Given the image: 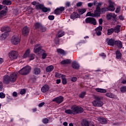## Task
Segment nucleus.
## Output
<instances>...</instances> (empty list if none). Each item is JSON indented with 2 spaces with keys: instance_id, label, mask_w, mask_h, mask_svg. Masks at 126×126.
<instances>
[{
  "instance_id": "obj_1",
  "label": "nucleus",
  "mask_w": 126,
  "mask_h": 126,
  "mask_svg": "<svg viewBox=\"0 0 126 126\" xmlns=\"http://www.w3.org/2000/svg\"><path fill=\"white\" fill-rule=\"evenodd\" d=\"M109 5L107 7H104L100 8V13L98 14H96V13H94V16H100L101 13L102 14H104L107 11H115V2H113L112 0H108Z\"/></svg>"
},
{
  "instance_id": "obj_2",
  "label": "nucleus",
  "mask_w": 126,
  "mask_h": 126,
  "mask_svg": "<svg viewBox=\"0 0 126 126\" xmlns=\"http://www.w3.org/2000/svg\"><path fill=\"white\" fill-rule=\"evenodd\" d=\"M17 79V73L14 72L10 75V76L4 75L3 77V82L4 84H9L10 82L14 83L16 81Z\"/></svg>"
},
{
  "instance_id": "obj_3",
  "label": "nucleus",
  "mask_w": 126,
  "mask_h": 126,
  "mask_svg": "<svg viewBox=\"0 0 126 126\" xmlns=\"http://www.w3.org/2000/svg\"><path fill=\"white\" fill-rule=\"evenodd\" d=\"M1 32H4L5 31L4 33H2L0 35V40L2 41L4 40V39H5L7 36H8V33L10 32V28H9V27H3L1 28Z\"/></svg>"
},
{
  "instance_id": "obj_4",
  "label": "nucleus",
  "mask_w": 126,
  "mask_h": 126,
  "mask_svg": "<svg viewBox=\"0 0 126 126\" xmlns=\"http://www.w3.org/2000/svg\"><path fill=\"white\" fill-rule=\"evenodd\" d=\"M94 107H102L104 105L103 102V97L95 96L94 100L92 102Z\"/></svg>"
},
{
  "instance_id": "obj_5",
  "label": "nucleus",
  "mask_w": 126,
  "mask_h": 126,
  "mask_svg": "<svg viewBox=\"0 0 126 126\" xmlns=\"http://www.w3.org/2000/svg\"><path fill=\"white\" fill-rule=\"evenodd\" d=\"M31 71V66L26 65L19 71V73L21 75H27Z\"/></svg>"
},
{
  "instance_id": "obj_6",
  "label": "nucleus",
  "mask_w": 126,
  "mask_h": 126,
  "mask_svg": "<svg viewBox=\"0 0 126 126\" xmlns=\"http://www.w3.org/2000/svg\"><path fill=\"white\" fill-rule=\"evenodd\" d=\"M73 110L74 112V115H77V114H81L84 112V109L81 106L77 105L72 106Z\"/></svg>"
},
{
  "instance_id": "obj_7",
  "label": "nucleus",
  "mask_w": 126,
  "mask_h": 126,
  "mask_svg": "<svg viewBox=\"0 0 126 126\" xmlns=\"http://www.w3.org/2000/svg\"><path fill=\"white\" fill-rule=\"evenodd\" d=\"M26 58H30V61H33L35 59V55L32 54H30V49L27 50L23 56V59H26Z\"/></svg>"
},
{
  "instance_id": "obj_8",
  "label": "nucleus",
  "mask_w": 126,
  "mask_h": 126,
  "mask_svg": "<svg viewBox=\"0 0 126 126\" xmlns=\"http://www.w3.org/2000/svg\"><path fill=\"white\" fill-rule=\"evenodd\" d=\"M64 9H65V8L63 6L57 7L54 10V14H56V15H63V13H64Z\"/></svg>"
},
{
  "instance_id": "obj_9",
  "label": "nucleus",
  "mask_w": 126,
  "mask_h": 126,
  "mask_svg": "<svg viewBox=\"0 0 126 126\" xmlns=\"http://www.w3.org/2000/svg\"><path fill=\"white\" fill-rule=\"evenodd\" d=\"M43 48L42 46H41L39 44H35L34 46L33 52L35 54H38L39 53H45L46 51L42 49Z\"/></svg>"
},
{
  "instance_id": "obj_10",
  "label": "nucleus",
  "mask_w": 126,
  "mask_h": 126,
  "mask_svg": "<svg viewBox=\"0 0 126 126\" xmlns=\"http://www.w3.org/2000/svg\"><path fill=\"white\" fill-rule=\"evenodd\" d=\"M85 22L87 24H93V25H96L97 22L96 19L92 17H88L85 19Z\"/></svg>"
},
{
  "instance_id": "obj_11",
  "label": "nucleus",
  "mask_w": 126,
  "mask_h": 126,
  "mask_svg": "<svg viewBox=\"0 0 126 126\" xmlns=\"http://www.w3.org/2000/svg\"><path fill=\"white\" fill-rule=\"evenodd\" d=\"M9 58L11 60H15L18 58V52L15 51H12L9 53Z\"/></svg>"
},
{
  "instance_id": "obj_12",
  "label": "nucleus",
  "mask_w": 126,
  "mask_h": 126,
  "mask_svg": "<svg viewBox=\"0 0 126 126\" xmlns=\"http://www.w3.org/2000/svg\"><path fill=\"white\" fill-rule=\"evenodd\" d=\"M11 42L14 45H18L20 42V37L18 36H13L11 39Z\"/></svg>"
},
{
  "instance_id": "obj_13",
  "label": "nucleus",
  "mask_w": 126,
  "mask_h": 126,
  "mask_svg": "<svg viewBox=\"0 0 126 126\" xmlns=\"http://www.w3.org/2000/svg\"><path fill=\"white\" fill-rule=\"evenodd\" d=\"M64 97L63 96H60L54 98L52 100V102H56L57 104H62L63 102Z\"/></svg>"
},
{
  "instance_id": "obj_14",
  "label": "nucleus",
  "mask_w": 126,
  "mask_h": 126,
  "mask_svg": "<svg viewBox=\"0 0 126 126\" xmlns=\"http://www.w3.org/2000/svg\"><path fill=\"white\" fill-rule=\"evenodd\" d=\"M30 29L27 26H25L22 29V34L23 36H28Z\"/></svg>"
},
{
  "instance_id": "obj_15",
  "label": "nucleus",
  "mask_w": 126,
  "mask_h": 126,
  "mask_svg": "<svg viewBox=\"0 0 126 126\" xmlns=\"http://www.w3.org/2000/svg\"><path fill=\"white\" fill-rule=\"evenodd\" d=\"M106 41L108 46H112V47H114V46L115 45V43L116 42V40H115V39L113 38H106Z\"/></svg>"
},
{
  "instance_id": "obj_16",
  "label": "nucleus",
  "mask_w": 126,
  "mask_h": 126,
  "mask_svg": "<svg viewBox=\"0 0 126 126\" xmlns=\"http://www.w3.org/2000/svg\"><path fill=\"white\" fill-rule=\"evenodd\" d=\"M49 90H50V86L48 84L44 85L41 88V91L42 93H46V92H48Z\"/></svg>"
},
{
  "instance_id": "obj_17",
  "label": "nucleus",
  "mask_w": 126,
  "mask_h": 126,
  "mask_svg": "<svg viewBox=\"0 0 126 126\" xmlns=\"http://www.w3.org/2000/svg\"><path fill=\"white\" fill-rule=\"evenodd\" d=\"M102 3H103L102 2H99L97 3V5L95 7V10H94V13H95L96 14H99L100 13V10L101 9L100 6H102Z\"/></svg>"
},
{
  "instance_id": "obj_18",
  "label": "nucleus",
  "mask_w": 126,
  "mask_h": 126,
  "mask_svg": "<svg viewBox=\"0 0 126 126\" xmlns=\"http://www.w3.org/2000/svg\"><path fill=\"white\" fill-rule=\"evenodd\" d=\"M60 63L61 64H62V65H64V64H70V63H71V59L63 60L60 62Z\"/></svg>"
},
{
  "instance_id": "obj_19",
  "label": "nucleus",
  "mask_w": 126,
  "mask_h": 126,
  "mask_svg": "<svg viewBox=\"0 0 126 126\" xmlns=\"http://www.w3.org/2000/svg\"><path fill=\"white\" fill-rule=\"evenodd\" d=\"M72 67L74 68V69H79V67L80 66L79 64L76 62V61H74L72 63Z\"/></svg>"
},
{
  "instance_id": "obj_20",
  "label": "nucleus",
  "mask_w": 126,
  "mask_h": 126,
  "mask_svg": "<svg viewBox=\"0 0 126 126\" xmlns=\"http://www.w3.org/2000/svg\"><path fill=\"white\" fill-rule=\"evenodd\" d=\"M122 57H123V54H122L121 51L117 50L116 52V59L117 60H122Z\"/></svg>"
},
{
  "instance_id": "obj_21",
  "label": "nucleus",
  "mask_w": 126,
  "mask_h": 126,
  "mask_svg": "<svg viewBox=\"0 0 126 126\" xmlns=\"http://www.w3.org/2000/svg\"><path fill=\"white\" fill-rule=\"evenodd\" d=\"M40 72L41 69L40 68L36 67L33 68V74H35V75H38V74H40Z\"/></svg>"
},
{
  "instance_id": "obj_22",
  "label": "nucleus",
  "mask_w": 126,
  "mask_h": 126,
  "mask_svg": "<svg viewBox=\"0 0 126 126\" xmlns=\"http://www.w3.org/2000/svg\"><path fill=\"white\" fill-rule=\"evenodd\" d=\"M98 121L102 125H105L108 123V121L103 117H100L98 118Z\"/></svg>"
},
{
  "instance_id": "obj_23",
  "label": "nucleus",
  "mask_w": 126,
  "mask_h": 126,
  "mask_svg": "<svg viewBox=\"0 0 126 126\" xmlns=\"http://www.w3.org/2000/svg\"><path fill=\"white\" fill-rule=\"evenodd\" d=\"M73 107H71V109H66L65 110L64 113L67 114V115H74V113L73 111V109L72 108Z\"/></svg>"
},
{
  "instance_id": "obj_24",
  "label": "nucleus",
  "mask_w": 126,
  "mask_h": 126,
  "mask_svg": "<svg viewBox=\"0 0 126 126\" xmlns=\"http://www.w3.org/2000/svg\"><path fill=\"white\" fill-rule=\"evenodd\" d=\"M1 3L4 5H11L12 2L10 0H2Z\"/></svg>"
},
{
  "instance_id": "obj_25",
  "label": "nucleus",
  "mask_w": 126,
  "mask_h": 126,
  "mask_svg": "<svg viewBox=\"0 0 126 126\" xmlns=\"http://www.w3.org/2000/svg\"><path fill=\"white\" fill-rule=\"evenodd\" d=\"M108 20H111L113 23H115L117 21L116 16H107Z\"/></svg>"
},
{
  "instance_id": "obj_26",
  "label": "nucleus",
  "mask_w": 126,
  "mask_h": 126,
  "mask_svg": "<svg viewBox=\"0 0 126 126\" xmlns=\"http://www.w3.org/2000/svg\"><path fill=\"white\" fill-rule=\"evenodd\" d=\"M115 45H117L119 49H122L123 48V43H122V41L120 40H115Z\"/></svg>"
},
{
  "instance_id": "obj_27",
  "label": "nucleus",
  "mask_w": 126,
  "mask_h": 126,
  "mask_svg": "<svg viewBox=\"0 0 126 126\" xmlns=\"http://www.w3.org/2000/svg\"><path fill=\"white\" fill-rule=\"evenodd\" d=\"M96 92H98V93H106L107 90L101 88H96L95 89Z\"/></svg>"
},
{
  "instance_id": "obj_28",
  "label": "nucleus",
  "mask_w": 126,
  "mask_h": 126,
  "mask_svg": "<svg viewBox=\"0 0 126 126\" xmlns=\"http://www.w3.org/2000/svg\"><path fill=\"white\" fill-rule=\"evenodd\" d=\"M57 52L58 54H59L60 55H62L63 56H64V55H66V53H65V51L63 50V49H62L61 48L57 49Z\"/></svg>"
},
{
  "instance_id": "obj_29",
  "label": "nucleus",
  "mask_w": 126,
  "mask_h": 126,
  "mask_svg": "<svg viewBox=\"0 0 126 126\" xmlns=\"http://www.w3.org/2000/svg\"><path fill=\"white\" fill-rule=\"evenodd\" d=\"M81 125L82 126H89V121H88V120L83 119L81 122Z\"/></svg>"
},
{
  "instance_id": "obj_30",
  "label": "nucleus",
  "mask_w": 126,
  "mask_h": 126,
  "mask_svg": "<svg viewBox=\"0 0 126 126\" xmlns=\"http://www.w3.org/2000/svg\"><path fill=\"white\" fill-rule=\"evenodd\" d=\"M45 70L46 72H52L54 70V66L53 65H50L46 67Z\"/></svg>"
},
{
  "instance_id": "obj_31",
  "label": "nucleus",
  "mask_w": 126,
  "mask_h": 126,
  "mask_svg": "<svg viewBox=\"0 0 126 126\" xmlns=\"http://www.w3.org/2000/svg\"><path fill=\"white\" fill-rule=\"evenodd\" d=\"M42 25L41 23L37 22L34 24V27L35 29H40L41 27H42Z\"/></svg>"
},
{
  "instance_id": "obj_32",
  "label": "nucleus",
  "mask_w": 126,
  "mask_h": 126,
  "mask_svg": "<svg viewBox=\"0 0 126 126\" xmlns=\"http://www.w3.org/2000/svg\"><path fill=\"white\" fill-rule=\"evenodd\" d=\"M64 76H65V75L63 74L60 73H55V77H57V78H62L64 77Z\"/></svg>"
},
{
  "instance_id": "obj_33",
  "label": "nucleus",
  "mask_w": 126,
  "mask_h": 126,
  "mask_svg": "<svg viewBox=\"0 0 126 126\" xmlns=\"http://www.w3.org/2000/svg\"><path fill=\"white\" fill-rule=\"evenodd\" d=\"M120 29H121V26L120 25H117V26H116L114 29V32L115 33H119L120 32Z\"/></svg>"
},
{
  "instance_id": "obj_34",
  "label": "nucleus",
  "mask_w": 126,
  "mask_h": 126,
  "mask_svg": "<svg viewBox=\"0 0 126 126\" xmlns=\"http://www.w3.org/2000/svg\"><path fill=\"white\" fill-rule=\"evenodd\" d=\"M58 36L57 38H61V37L64 36V32H62L61 31H60L58 33Z\"/></svg>"
},
{
  "instance_id": "obj_35",
  "label": "nucleus",
  "mask_w": 126,
  "mask_h": 126,
  "mask_svg": "<svg viewBox=\"0 0 126 126\" xmlns=\"http://www.w3.org/2000/svg\"><path fill=\"white\" fill-rule=\"evenodd\" d=\"M114 32V28H111L110 29H108L107 30V35H112L113 33Z\"/></svg>"
},
{
  "instance_id": "obj_36",
  "label": "nucleus",
  "mask_w": 126,
  "mask_h": 126,
  "mask_svg": "<svg viewBox=\"0 0 126 126\" xmlns=\"http://www.w3.org/2000/svg\"><path fill=\"white\" fill-rule=\"evenodd\" d=\"M35 7L36 9H41L42 10L43 8H44V5L42 4L36 5Z\"/></svg>"
},
{
  "instance_id": "obj_37",
  "label": "nucleus",
  "mask_w": 126,
  "mask_h": 126,
  "mask_svg": "<svg viewBox=\"0 0 126 126\" xmlns=\"http://www.w3.org/2000/svg\"><path fill=\"white\" fill-rule=\"evenodd\" d=\"M120 91L122 93H126V86L122 87L120 88Z\"/></svg>"
},
{
  "instance_id": "obj_38",
  "label": "nucleus",
  "mask_w": 126,
  "mask_h": 126,
  "mask_svg": "<svg viewBox=\"0 0 126 126\" xmlns=\"http://www.w3.org/2000/svg\"><path fill=\"white\" fill-rule=\"evenodd\" d=\"M42 11H43V12H48L49 11H51V8L43 7V8H42Z\"/></svg>"
},
{
  "instance_id": "obj_39",
  "label": "nucleus",
  "mask_w": 126,
  "mask_h": 126,
  "mask_svg": "<svg viewBox=\"0 0 126 126\" xmlns=\"http://www.w3.org/2000/svg\"><path fill=\"white\" fill-rule=\"evenodd\" d=\"M62 83L63 85H65L67 83V81H66V78H65V76L62 78Z\"/></svg>"
},
{
  "instance_id": "obj_40",
  "label": "nucleus",
  "mask_w": 126,
  "mask_h": 126,
  "mask_svg": "<svg viewBox=\"0 0 126 126\" xmlns=\"http://www.w3.org/2000/svg\"><path fill=\"white\" fill-rule=\"evenodd\" d=\"M86 12V9H81L79 10V14L81 15L83 14V13H85Z\"/></svg>"
},
{
  "instance_id": "obj_41",
  "label": "nucleus",
  "mask_w": 126,
  "mask_h": 126,
  "mask_svg": "<svg viewBox=\"0 0 126 126\" xmlns=\"http://www.w3.org/2000/svg\"><path fill=\"white\" fill-rule=\"evenodd\" d=\"M6 13H7V12L6 10H2L0 11V16H2L3 15L4 16L6 15Z\"/></svg>"
},
{
  "instance_id": "obj_42",
  "label": "nucleus",
  "mask_w": 126,
  "mask_h": 126,
  "mask_svg": "<svg viewBox=\"0 0 126 126\" xmlns=\"http://www.w3.org/2000/svg\"><path fill=\"white\" fill-rule=\"evenodd\" d=\"M86 95V92H83L79 94L80 98H84Z\"/></svg>"
},
{
  "instance_id": "obj_43",
  "label": "nucleus",
  "mask_w": 126,
  "mask_h": 126,
  "mask_svg": "<svg viewBox=\"0 0 126 126\" xmlns=\"http://www.w3.org/2000/svg\"><path fill=\"white\" fill-rule=\"evenodd\" d=\"M105 96H106V97H108L109 98H114V94L112 93H106L105 94Z\"/></svg>"
},
{
  "instance_id": "obj_44",
  "label": "nucleus",
  "mask_w": 126,
  "mask_h": 126,
  "mask_svg": "<svg viewBox=\"0 0 126 126\" xmlns=\"http://www.w3.org/2000/svg\"><path fill=\"white\" fill-rule=\"evenodd\" d=\"M95 15V12H94V13H91V12H88L86 16H94Z\"/></svg>"
},
{
  "instance_id": "obj_45",
  "label": "nucleus",
  "mask_w": 126,
  "mask_h": 126,
  "mask_svg": "<svg viewBox=\"0 0 126 126\" xmlns=\"http://www.w3.org/2000/svg\"><path fill=\"white\" fill-rule=\"evenodd\" d=\"M40 29L41 32H45V31H47V28L43 26V25L41 26Z\"/></svg>"
},
{
  "instance_id": "obj_46",
  "label": "nucleus",
  "mask_w": 126,
  "mask_h": 126,
  "mask_svg": "<svg viewBox=\"0 0 126 126\" xmlns=\"http://www.w3.org/2000/svg\"><path fill=\"white\" fill-rule=\"evenodd\" d=\"M94 31L95 32L97 36H101V35H102V32H101V31L94 30Z\"/></svg>"
},
{
  "instance_id": "obj_47",
  "label": "nucleus",
  "mask_w": 126,
  "mask_h": 126,
  "mask_svg": "<svg viewBox=\"0 0 126 126\" xmlns=\"http://www.w3.org/2000/svg\"><path fill=\"white\" fill-rule=\"evenodd\" d=\"M42 123L45 124H47L49 123V119L47 118H44L42 120Z\"/></svg>"
},
{
  "instance_id": "obj_48",
  "label": "nucleus",
  "mask_w": 126,
  "mask_h": 126,
  "mask_svg": "<svg viewBox=\"0 0 126 126\" xmlns=\"http://www.w3.org/2000/svg\"><path fill=\"white\" fill-rule=\"evenodd\" d=\"M0 98L1 99H3V98H5V94L3 92L0 93Z\"/></svg>"
},
{
  "instance_id": "obj_49",
  "label": "nucleus",
  "mask_w": 126,
  "mask_h": 126,
  "mask_svg": "<svg viewBox=\"0 0 126 126\" xmlns=\"http://www.w3.org/2000/svg\"><path fill=\"white\" fill-rule=\"evenodd\" d=\"M94 30L102 31V30H103V27L101 26H99L98 27L96 28Z\"/></svg>"
},
{
  "instance_id": "obj_50",
  "label": "nucleus",
  "mask_w": 126,
  "mask_h": 126,
  "mask_svg": "<svg viewBox=\"0 0 126 126\" xmlns=\"http://www.w3.org/2000/svg\"><path fill=\"white\" fill-rule=\"evenodd\" d=\"M26 93V90H25V89L21 90L20 92V94H21V95H23V94H25Z\"/></svg>"
},
{
  "instance_id": "obj_51",
  "label": "nucleus",
  "mask_w": 126,
  "mask_h": 126,
  "mask_svg": "<svg viewBox=\"0 0 126 126\" xmlns=\"http://www.w3.org/2000/svg\"><path fill=\"white\" fill-rule=\"evenodd\" d=\"M71 81H72V82H76V81H77V78L76 77H72Z\"/></svg>"
},
{
  "instance_id": "obj_52",
  "label": "nucleus",
  "mask_w": 126,
  "mask_h": 126,
  "mask_svg": "<svg viewBox=\"0 0 126 126\" xmlns=\"http://www.w3.org/2000/svg\"><path fill=\"white\" fill-rule=\"evenodd\" d=\"M18 13H19V11H18V9H16L14 10L13 14H14L15 15H17V14H18Z\"/></svg>"
},
{
  "instance_id": "obj_53",
  "label": "nucleus",
  "mask_w": 126,
  "mask_h": 126,
  "mask_svg": "<svg viewBox=\"0 0 126 126\" xmlns=\"http://www.w3.org/2000/svg\"><path fill=\"white\" fill-rule=\"evenodd\" d=\"M70 19H72V20H74V19H76V18H80V16H70Z\"/></svg>"
},
{
  "instance_id": "obj_54",
  "label": "nucleus",
  "mask_w": 126,
  "mask_h": 126,
  "mask_svg": "<svg viewBox=\"0 0 126 126\" xmlns=\"http://www.w3.org/2000/svg\"><path fill=\"white\" fill-rule=\"evenodd\" d=\"M47 58V53H43L42 55V59L45 60Z\"/></svg>"
},
{
  "instance_id": "obj_55",
  "label": "nucleus",
  "mask_w": 126,
  "mask_h": 126,
  "mask_svg": "<svg viewBox=\"0 0 126 126\" xmlns=\"http://www.w3.org/2000/svg\"><path fill=\"white\" fill-rule=\"evenodd\" d=\"M120 11H121V7H118L115 10L116 13H118V12H120Z\"/></svg>"
},
{
  "instance_id": "obj_56",
  "label": "nucleus",
  "mask_w": 126,
  "mask_h": 126,
  "mask_svg": "<svg viewBox=\"0 0 126 126\" xmlns=\"http://www.w3.org/2000/svg\"><path fill=\"white\" fill-rule=\"evenodd\" d=\"M81 5H82V2H78L76 3V6L78 7L81 6Z\"/></svg>"
},
{
  "instance_id": "obj_57",
  "label": "nucleus",
  "mask_w": 126,
  "mask_h": 126,
  "mask_svg": "<svg viewBox=\"0 0 126 126\" xmlns=\"http://www.w3.org/2000/svg\"><path fill=\"white\" fill-rule=\"evenodd\" d=\"M66 7H69L70 6V2L67 1L65 4Z\"/></svg>"
},
{
  "instance_id": "obj_58",
  "label": "nucleus",
  "mask_w": 126,
  "mask_h": 126,
  "mask_svg": "<svg viewBox=\"0 0 126 126\" xmlns=\"http://www.w3.org/2000/svg\"><path fill=\"white\" fill-rule=\"evenodd\" d=\"M44 105H45V102H41L38 104V107H39V108H42V107H43V106Z\"/></svg>"
},
{
  "instance_id": "obj_59",
  "label": "nucleus",
  "mask_w": 126,
  "mask_h": 126,
  "mask_svg": "<svg viewBox=\"0 0 126 126\" xmlns=\"http://www.w3.org/2000/svg\"><path fill=\"white\" fill-rule=\"evenodd\" d=\"M48 19L49 20H54L55 19V16H48Z\"/></svg>"
},
{
  "instance_id": "obj_60",
  "label": "nucleus",
  "mask_w": 126,
  "mask_h": 126,
  "mask_svg": "<svg viewBox=\"0 0 126 126\" xmlns=\"http://www.w3.org/2000/svg\"><path fill=\"white\" fill-rule=\"evenodd\" d=\"M2 88H3V85H2L1 82H0V90H2Z\"/></svg>"
},
{
  "instance_id": "obj_61",
  "label": "nucleus",
  "mask_w": 126,
  "mask_h": 126,
  "mask_svg": "<svg viewBox=\"0 0 126 126\" xmlns=\"http://www.w3.org/2000/svg\"><path fill=\"white\" fill-rule=\"evenodd\" d=\"M99 25H102V24H103V19H99Z\"/></svg>"
},
{
  "instance_id": "obj_62",
  "label": "nucleus",
  "mask_w": 126,
  "mask_h": 126,
  "mask_svg": "<svg viewBox=\"0 0 126 126\" xmlns=\"http://www.w3.org/2000/svg\"><path fill=\"white\" fill-rule=\"evenodd\" d=\"M99 56H101V57H103V58H106V54H105L104 53L100 54Z\"/></svg>"
},
{
  "instance_id": "obj_63",
  "label": "nucleus",
  "mask_w": 126,
  "mask_h": 126,
  "mask_svg": "<svg viewBox=\"0 0 126 126\" xmlns=\"http://www.w3.org/2000/svg\"><path fill=\"white\" fill-rule=\"evenodd\" d=\"M12 95L14 97H16L17 96V93H16V92H14L12 94Z\"/></svg>"
},
{
  "instance_id": "obj_64",
  "label": "nucleus",
  "mask_w": 126,
  "mask_h": 126,
  "mask_svg": "<svg viewBox=\"0 0 126 126\" xmlns=\"http://www.w3.org/2000/svg\"><path fill=\"white\" fill-rule=\"evenodd\" d=\"M88 6L89 7H92V6H93V3H88Z\"/></svg>"
}]
</instances>
